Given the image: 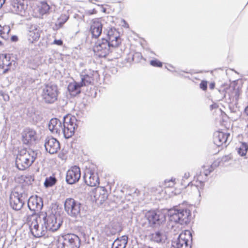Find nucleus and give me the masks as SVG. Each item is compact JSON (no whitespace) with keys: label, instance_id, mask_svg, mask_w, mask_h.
Returning <instances> with one entry per match:
<instances>
[{"label":"nucleus","instance_id":"nucleus-3","mask_svg":"<svg viewBox=\"0 0 248 248\" xmlns=\"http://www.w3.org/2000/svg\"><path fill=\"white\" fill-rule=\"evenodd\" d=\"M191 213L187 208L175 207L168 211L169 220L181 225L187 224L190 221Z\"/></svg>","mask_w":248,"mask_h":248},{"label":"nucleus","instance_id":"nucleus-42","mask_svg":"<svg viewBox=\"0 0 248 248\" xmlns=\"http://www.w3.org/2000/svg\"><path fill=\"white\" fill-rule=\"evenodd\" d=\"M215 87V84L214 82H211L209 84V88L211 89V90H213L214 89Z\"/></svg>","mask_w":248,"mask_h":248},{"label":"nucleus","instance_id":"nucleus-46","mask_svg":"<svg viewBox=\"0 0 248 248\" xmlns=\"http://www.w3.org/2000/svg\"><path fill=\"white\" fill-rule=\"evenodd\" d=\"M33 215H34V213H32V216L31 217L32 218V219L35 217L37 219V217L35 216H33Z\"/></svg>","mask_w":248,"mask_h":248},{"label":"nucleus","instance_id":"nucleus-33","mask_svg":"<svg viewBox=\"0 0 248 248\" xmlns=\"http://www.w3.org/2000/svg\"><path fill=\"white\" fill-rule=\"evenodd\" d=\"M175 185V179L171 178L170 179H166L163 184L164 188L173 187Z\"/></svg>","mask_w":248,"mask_h":248},{"label":"nucleus","instance_id":"nucleus-19","mask_svg":"<svg viewBox=\"0 0 248 248\" xmlns=\"http://www.w3.org/2000/svg\"><path fill=\"white\" fill-rule=\"evenodd\" d=\"M84 179L86 184L89 186H95L99 184V179L97 173L90 169L86 170Z\"/></svg>","mask_w":248,"mask_h":248},{"label":"nucleus","instance_id":"nucleus-24","mask_svg":"<svg viewBox=\"0 0 248 248\" xmlns=\"http://www.w3.org/2000/svg\"><path fill=\"white\" fill-rule=\"evenodd\" d=\"M102 24L99 19H94L93 20L90 27V31L93 37L97 38L102 33Z\"/></svg>","mask_w":248,"mask_h":248},{"label":"nucleus","instance_id":"nucleus-51","mask_svg":"<svg viewBox=\"0 0 248 248\" xmlns=\"http://www.w3.org/2000/svg\"><path fill=\"white\" fill-rule=\"evenodd\" d=\"M169 66H170V67H172V68H173V67H172L171 65H169Z\"/></svg>","mask_w":248,"mask_h":248},{"label":"nucleus","instance_id":"nucleus-56","mask_svg":"<svg viewBox=\"0 0 248 248\" xmlns=\"http://www.w3.org/2000/svg\"><path fill=\"white\" fill-rule=\"evenodd\" d=\"M211 107L213 108V105H211Z\"/></svg>","mask_w":248,"mask_h":248},{"label":"nucleus","instance_id":"nucleus-50","mask_svg":"<svg viewBox=\"0 0 248 248\" xmlns=\"http://www.w3.org/2000/svg\"><path fill=\"white\" fill-rule=\"evenodd\" d=\"M170 69H171V68H170V69H169V68H168V70H169V71H171Z\"/></svg>","mask_w":248,"mask_h":248},{"label":"nucleus","instance_id":"nucleus-34","mask_svg":"<svg viewBox=\"0 0 248 248\" xmlns=\"http://www.w3.org/2000/svg\"><path fill=\"white\" fill-rule=\"evenodd\" d=\"M56 183V179L54 177L50 176L46 178L44 183L46 187H50L55 184Z\"/></svg>","mask_w":248,"mask_h":248},{"label":"nucleus","instance_id":"nucleus-9","mask_svg":"<svg viewBox=\"0 0 248 248\" xmlns=\"http://www.w3.org/2000/svg\"><path fill=\"white\" fill-rule=\"evenodd\" d=\"M99 74L97 71L90 69H84L80 73V81L81 85L87 86L90 85H93L94 80L97 79L99 78Z\"/></svg>","mask_w":248,"mask_h":248},{"label":"nucleus","instance_id":"nucleus-38","mask_svg":"<svg viewBox=\"0 0 248 248\" xmlns=\"http://www.w3.org/2000/svg\"><path fill=\"white\" fill-rule=\"evenodd\" d=\"M200 88L203 91H205L207 89V81H202L200 84Z\"/></svg>","mask_w":248,"mask_h":248},{"label":"nucleus","instance_id":"nucleus-36","mask_svg":"<svg viewBox=\"0 0 248 248\" xmlns=\"http://www.w3.org/2000/svg\"><path fill=\"white\" fill-rule=\"evenodd\" d=\"M150 64L155 67H162V62L157 60L151 61Z\"/></svg>","mask_w":248,"mask_h":248},{"label":"nucleus","instance_id":"nucleus-55","mask_svg":"<svg viewBox=\"0 0 248 248\" xmlns=\"http://www.w3.org/2000/svg\"><path fill=\"white\" fill-rule=\"evenodd\" d=\"M175 72H177V73H178V72L177 71H175ZM179 74H180V73H179Z\"/></svg>","mask_w":248,"mask_h":248},{"label":"nucleus","instance_id":"nucleus-54","mask_svg":"<svg viewBox=\"0 0 248 248\" xmlns=\"http://www.w3.org/2000/svg\"><path fill=\"white\" fill-rule=\"evenodd\" d=\"M6 99H7V97H5V98H4V100H6Z\"/></svg>","mask_w":248,"mask_h":248},{"label":"nucleus","instance_id":"nucleus-17","mask_svg":"<svg viewBox=\"0 0 248 248\" xmlns=\"http://www.w3.org/2000/svg\"><path fill=\"white\" fill-rule=\"evenodd\" d=\"M230 134L229 133L216 131L214 134L213 142L218 147L222 146L226 147L230 142Z\"/></svg>","mask_w":248,"mask_h":248},{"label":"nucleus","instance_id":"nucleus-7","mask_svg":"<svg viewBox=\"0 0 248 248\" xmlns=\"http://www.w3.org/2000/svg\"><path fill=\"white\" fill-rule=\"evenodd\" d=\"M64 207L67 214L74 217H81L82 212L81 204L73 198H67L64 203Z\"/></svg>","mask_w":248,"mask_h":248},{"label":"nucleus","instance_id":"nucleus-4","mask_svg":"<svg viewBox=\"0 0 248 248\" xmlns=\"http://www.w3.org/2000/svg\"><path fill=\"white\" fill-rule=\"evenodd\" d=\"M27 199L28 194L22 186L17 187L10 194V206L14 210L18 211L22 208Z\"/></svg>","mask_w":248,"mask_h":248},{"label":"nucleus","instance_id":"nucleus-16","mask_svg":"<svg viewBox=\"0 0 248 248\" xmlns=\"http://www.w3.org/2000/svg\"><path fill=\"white\" fill-rule=\"evenodd\" d=\"M81 176L80 168L74 166L72 167L67 171L66 175V181L70 185L74 184L78 181Z\"/></svg>","mask_w":248,"mask_h":248},{"label":"nucleus","instance_id":"nucleus-29","mask_svg":"<svg viewBox=\"0 0 248 248\" xmlns=\"http://www.w3.org/2000/svg\"><path fill=\"white\" fill-rule=\"evenodd\" d=\"M119 231V225L113 224L106 226L104 229V232L107 236L114 235Z\"/></svg>","mask_w":248,"mask_h":248},{"label":"nucleus","instance_id":"nucleus-8","mask_svg":"<svg viewBox=\"0 0 248 248\" xmlns=\"http://www.w3.org/2000/svg\"><path fill=\"white\" fill-rule=\"evenodd\" d=\"M43 221L48 231L51 232H55L57 231L62 224V220L60 217L53 214L47 215L46 214L42 215Z\"/></svg>","mask_w":248,"mask_h":248},{"label":"nucleus","instance_id":"nucleus-52","mask_svg":"<svg viewBox=\"0 0 248 248\" xmlns=\"http://www.w3.org/2000/svg\"><path fill=\"white\" fill-rule=\"evenodd\" d=\"M7 97V99H9V96H7V97Z\"/></svg>","mask_w":248,"mask_h":248},{"label":"nucleus","instance_id":"nucleus-21","mask_svg":"<svg viewBox=\"0 0 248 248\" xmlns=\"http://www.w3.org/2000/svg\"><path fill=\"white\" fill-rule=\"evenodd\" d=\"M22 138L24 144H31L37 139L36 132L32 129L27 128L22 132Z\"/></svg>","mask_w":248,"mask_h":248},{"label":"nucleus","instance_id":"nucleus-12","mask_svg":"<svg viewBox=\"0 0 248 248\" xmlns=\"http://www.w3.org/2000/svg\"><path fill=\"white\" fill-rule=\"evenodd\" d=\"M104 32L107 34V37L105 39L108 41L112 48L119 46L121 43V39L120 37L119 32L116 29L109 28L104 31Z\"/></svg>","mask_w":248,"mask_h":248},{"label":"nucleus","instance_id":"nucleus-48","mask_svg":"<svg viewBox=\"0 0 248 248\" xmlns=\"http://www.w3.org/2000/svg\"><path fill=\"white\" fill-rule=\"evenodd\" d=\"M170 69H171V68H170V69H169V68H168V70H169V71H171Z\"/></svg>","mask_w":248,"mask_h":248},{"label":"nucleus","instance_id":"nucleus-14","mask_svg":"<svg viewBox=\"0 0 248 248\" xmlns=\"http://www.w3.org/2000/svg\"><path fill=\"white\" fill-rule=\"evenodd\" d=\"M29 223L30 229L32 235L35 237H41L44 236L48 231L44 222L40 226L38 224V219L36 217L33 219Z\"/></svg>","mask_w":248,"mask_h":248},{"label":"nucleus","instance_id":"nucleus-32","mask_svg":"<svg viewBox=\"0 0 248 248\" xmlns=\"http://www.w3.org/2000/svg\"><path fill=\"white\" fill-rule=\"evenodd\" d=\"M50 9V6L46 1H42L41 3L40 12L41 14L44 15L47 13Z\"/></svg>","mask_w":248,"mask_h":248},{"label":"nucleus","instance_id":"nucleus-27","mask_svg":"<svg viewBox=\"0 0 248 248\" xmlns=\"http://www.w3.org/2000/svg\"><path fill=\"white\" fill-rule=\"evenodd\" d=\"M128 236L123 235L120 238H117L112 243V247L114 248H125L127 244Z\"/></svg>","mask_w":248,"mask_h":248},{"label":"nucleus","instance_id":"nucleus-18","mask_svg":"<svg viewBox=\"0 0 248 248\" xmlns=\"http://www.w3.org/2000/svg\"><path fill=\"white\" fill-rule=\"evenodd\" d=\"M44 146L46 151L50 154H54L60 149L59 141L52 137H47L45 139Z\"/></svg>","mask_w":248,"mask_h":248},{"label":"nucleus","instance_id":"nucleus-11","mask_svg":"<svg viewBox=\"0 0 248 248\" xmlns=\"http://www.w3.org/2000/svg\"><path fill=\"white\" fill-rule=\"evenodd\" d=\"M191 234L188 231L181 233L176 240L172 242L171 248H191L188 243Z\"/></svg>","mask_w":248,"mask_h":248},{"label":"nucleus","instance_id":"nucleus-31","mask_svg":"<svg viewBox=\"0 0 248 248\" xmlns=\"http://www.w3.org/2000/svg\"><path fill=\"white\" fill-rule=\"evenodd\" d=\"M236 150L239 155L244 156L248 151V144L245 142H240L239 146L236 148Z\"/></svg>","mask_w":248,"mask_h":248},{"label":"nucleus","instance_id":"nucleus-37","mask_svg":"<svg viewBox=\"0 0 248 248\" xmlns=\"http://www.w3.org/2000/svg\"><path fill=\"white\" fill-rule=\"evenodd\" d=\"M232 159V156L231 154L226 155L222 157L221 161L223 163L227 162Z\"/></svg>","mask_w":248,"mask_h":248},{"label":"nucleus","instance_id":"nucleus-1","mask_svg":"<svg viewBox=\"0 0 248 248\" xmlns=\"http://www.w3.org/2000/svg\"><path fill=\"white\" fill-rule=\"evenodd\" d=\"M75 117L66 115L62 118V122L57 118H52L48 124V128L51 132L59 135H63L65 139L71 138L75 133L77 124Z\"/></svg>","mask_w":248,"mask_h":248},{"label":"nucleus","instance_id":"nucleus-39","mask_svg":"<svg viewBox=\"0 0 248 248\" xmlns=\"http://www.w3.org/2000/svg\"><path fill=\"white\" fill-rule=\"evenodd\" d=\"M190 175V173L189 172H185L184 176H183L182 183L183 182H185V180L187 179L189 177ZM182 185H184V184L182 183Z\"/></svg>","mask_w":248,"mask_h":248},{"label":"nucleus","instance_id":"nucleus-23","mask_svg":"<svg viewBox=\"0 0 248 248\" xmlns=\"http://www.w3.org/2000/svg\"><path fill=\"white\" fill-rule=\"evenodd\" d=\"M41 30L37 25H31L29 28L28 38L30 43H33L39 39L40 36Z\"/></svg>","mask_w":248,"mask_h":248},{"label":"nucleus","instance_id":"nucleus-49","mask_svg":"<svg viewBox=\"0 0 248 248\" xmlns=\"http://www.w3.org/2000/svg\"><path fill=\"white\" fill-rule=\"evenodd\" d=\"M170 69H171V68H170V69H169V68H168V70H169V71H171Z\"/></svg>","mask_w":248,"mask_h":248},{"label":"nucleus","instance_id":"nucleus-47","mask_svg":"<svg viewBox=\"0 0 248 248\" xmlns=\"http://www.w3.org/2000/svg\"><path fill=\"white\" fill-rule=\"evenodd\" d=\"M2 45V43L1 41H0V46H1Z\"/></svg>","mask_w":248,"mask_h":248},{"label":"nucleus","instance_id":"nucleus-15","mask_svg":"<svg viewBox=\"0 0 248 248\" xmlns=\"http://www.w3.org/2000/svg\"><path fill=\"white\" fill-rule=\"evenodd\" d=\"M26 0H12L9 8L11 12L23 16L27 7Z\"/></svg>","mask_w":248,"mask_h":248},{"label":"nucleus","instance_id":"nucleus-25","mask_svg":"<svg viewBox=\"0 0 248 248\" xmlns=\"http://www.w3.org/2000/svg\"><path fill=\"white\" fill-rule=\"evenodd\" d=\"M93 192L95 200L99 201L100 203L104 202L108 198V194L104 187L98 186L94 188Z\"/></svg>","mask_w":248,"mask_h":248},{"label":"nucleus","instance_id":"nucleus-2","mask_svg":"<svg viewBox=\"0 0 248 248\" xmlns=\"http://www.w3.org/2000/svg\"><path fill=\"white\" fill-rule=\"evenodd\" d=\"M37 153L31 150L23 149L19 151L16 160V167L23 170L28 168L35 161Z\"/></svg>","mask_w":248,"mask_h":248},{"label":"nucleus","instance_id":"nucleus-30","mask_svg":"<svg viewBox=\"0 0 248 248\" xmlns=\"http://www.w3.org/2000/svg\"><path fill=\"white\" fill-rule=\"evenodd\" d=\"M69 19V16L66 14H62L58 18L56 23H55V27L54 28L56 30L62 28L63 25Z\"/></svg>","mask_w":248,"mask_h":248},{"label":"nucleus","instance_id":"nucleus-13","mask_svg":"<svg viewBox=\"0 0 248 248\" xmlns=\"http://www.w3.org/2000/svg\"><path fill=\"white\" fill-rule=\"evenodd\" d=\"M146 217L151 226L159 225L166 220L165 214L160 211H149Z\"/></svg>","mask_w":248,"mask_h":248},{"label":"nucleus","instance_id":"nucleus-26","mask_svg":"<svg viewBox=\"0 0 248 248\" xmlns=\"http://www.w3.org/2000/svg\"><path fill=\"white\" fill-rule=\"evenodd\" d=\"M150 237L152 241L159 244L164 243L166 239V235L163 232L160 231H157L153 233L151 235Z\"/></svg>","mask_w":248,"mask_h":248},{"label":"nucleus","instance_id":"nucleus-10","mask_svg":"<svg viewBox=\"0 0 248 248\" xmlns=\"http://www.w3.org/2000/svg\"><path fill=\"white\" fill-rule=\"evenodd\" d=\"M109 44L107 40L102 38L95 44L93 51L99 57H105L113 49Z\"/></svg>","mask_w":248,"mask_h":248},{"label":"nucleus","instance_id":"nucleus-6","mask_svg":"<svg viewBox=\"0 0 248 248\" xmlns=\"http://www.w3.org/2000/svg\"><path fill=\"white\" fill-rule=\"evenodd\" d=\"M80 245V240L78 236L69 233L59 238L58 248H79Z\"/></svg>","mask_w":248,"mask_h":248},{"label":"nucleus","instance_id":"nucleus-5","mask_svg":"<svg viewBox=\"0 0 248 248\" xmlns=\"http://www.w3.org/2000/svg\"><path fill=\"white\" fill-rule=\"evenodd\" d=\"M58 93L56 85L52 83L45 84L41 93L42 100L46 104H52L57 100Z\"/></svg>","mask_w":248,"mask_h":248},{"label":"nucleus","instance_id":"nucleus-20","mask_svg":"<svg viewBox=\"0 0 248 248\" xmlns=\"http://www.w3.org/2000/svg\"><path fill=\"white\" fill-rule=\"evenodd\" d=\"M28 206L34 213L40 211L43 206L42 199L37 196H31L28 199Z\"/></svg>","mask_w":248,"mask_h":248},{"label":"nucleus","instance_id":"nucleus-53","mask_svg":"<svg viewBox=\"0 0 248 248\" xmlns=\"http://www.w3.org/2000/svg\"><path fill=\"white\" fill-rule=\"evenodd\" d=\"M6 99H7V97H5V98H4V100H6Z\"/></svg>","mask_w":248,"mask_h":248},{"label":"nucleus","instance_id":"nucleus-40","mask_svg":"<svg viewBox=\"0 0 248 248\" xmlns=\"http://www.w3.org/2000/svg\"><path fill=\"white\" fill-rule=\"evenodd\" d=\"M54 44L57 45L58 46H61L62 44V41L61 40H55L54 41Z\"/></svg>","mask_w":248,"mask_h":248},{"label":"nucleus","instance_id":"nucleus-41","mask_svg":"<svg viewBox=\"0 0 248 248\" xmlns=\"http://www.w3.org/2000/svg\"><path fill=\"white\" fill-rule=\"evenodd\" d=\"M11 40L12 42H16L18 40V37L16 35H13L11 37Z\"/></svg>","mask_w":248,"mask_h":248},{"label":"nucleus","instance_id":"nucleus-28","mask_svg":"<svg viewBox=\"0 0 248 248\" xmlns=\"http://www.w3.org/2000/svg\"><path fill=\"white\" fill-rule=\"evenodd\" d=\"M83 86L80 82H74L69 84L68 86V89L71 94L75 95L80 93V88Z\"/></svg>","mask_w":248,"mask_h":248},{"label":"nucleus","instance_id":"nucleus-45","mask_svg":"<svg viewBox=\"0 0 248 248\" xmlns=\"http://www.w3.org/2000/svg\"><path fill=\"white\" fill-rule=\"evenodd\" d=\"M212 171V170H209V172H208V173H207V172H205V173H204L205 176H207L208 175V174H209V173H210Z\"/></svg>","mask_w":248,"mask_h":248},{"label":"nucleus","instance_id":"nucleus-22","mask_svg":"<svg viewBox=\"0 0 248 248\" xmlns=\"http://www.w3.org/2000/svg\"><path fill=\"white\" fill-rule=\"evenodd\" d=\"M16 62L11 60L10 54L0 55V68L3 69V73H6L10 69L13 65H15Z\"/></svg>","mask_w":248,"mask_h":248},{"label":"nucleus","instance_id":"nucleus-35","mask_svg":"<svg viewBox=\"0 0 248 248\" xmlns=\"http://www.w3.org/2000/svg\"><path fill=\"white\" fill-rule=\"evenodd\" d=\"M10 31L9 26H5L2 27L1 34L0 36L5 40H7L9 38V33Z\"/></svg>","mask_w":248,"mask_h":248},{"label":"nucleus","instance_id":"nucleus-43","mask_svg":"<svg viewBox=\"0 0 248 248\" xmlns=\"http://www.w3.org/2000/svg\"><path fill=\"white\" fill-rule=\"evenodd\" d=\"M5 0H0V8H1L2 5L4 4Z\"/></svg>","mask_w":248,"mask_h":248},{"label":"nucleus","instance_id":"nucleus-44","mask_svg":"<svg viewBox=\"0 0 248 248\" xmlns=\"http://www.w3.org/2000/svg\"><path fill=\"white\" fill-rule=\"evenodd\" d=\"M245 113L248 116V106L245 109Z\"/></svg>","mask_w":248,"mask_h":248},{"label":"nucleus","instance_id":"nucleus-57","mask_svg":"<svg viewBox=\"0 0 248 248\" xmlns=\"http://www.w3.org/2000/svg\"><path fill=\"white\" fill-rule=\"evenodd\" d=\"M147 248H151V247H148Z\"/></svg>","mask_w":248,"mask_h":248}]
</instances>
